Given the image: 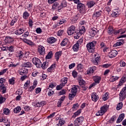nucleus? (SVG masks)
<instances>
[{
    "mask_svg": "<svg viewBox=\"0 0 126 126\" xmlns=\"http://www.w3.org/2000/svg\"><path fill=\"white\" fill-rule=\"evenodd\" d=\"M97 44L96 41L88 43L87 45V49L89 53H94L95 52V45Z\"/></svg>",
    "mask_w": 126,
    "mask_h": 126,
    "instance_id": "f257e3e1",
    "label": "nucleus"
},
{
    "mask_svg": "<svg viewBox=\"0 0 126 126\" xmlns=\"http://www.w3.org/2000/svg\"><path fill=\"white\" fill-rule=\"evenodd\" d=\"M93 79L94 82L91 85H90V86L89 87V89H91L92 87H93L94 86H95L96 84H99V83H100V82L102 79L101 77L99 76H94L93 77Z\"/></svg>",
    "mask_w": 126,
    "mask_h": 126,
    "instance_id": "f03ea898",
    "label": "nucleus"
},
{
    "mask_svg": "<svg viewBox=\"0 0 126 126\" xmlns=\"http://www.w3.org/2000/svg\"><path fill=\"white\" fill-rule=\"evenodd\" d=\"M108 109H109V106H108V105H104L102 107L100 108V110L96 113V116H103V115H104V114H105V113L107 112Z\"/></svg>",
    "mask_w": 126,
    "mask_h": 126,
    "instance_id": "7ed1b4c3",
    "label": "nucleus"
},
{
    "mask_svg": "<svg viewBox=\"0 0 126 126\" xmlns=\"http://www.w3.org/2000/svg\"><path fill=\"white\" fill-rule=\"evenodd\" d=\"M76 35L74 36L75 39H79V37L82 35V34H84V33H85V27L84 26L80 27L79 28V31L77 32Z\"/></svg>",
    "mask_w": 126,
    "mask_h": 126,
    "instance_id": "20e7f679",
    "label": "nucleus"
},
{
    "mask_svg": "<svg viewBox=\"0 0 126 126\" xmlns=\"http://www.w3.org/2000/svg\"><path fill=\"white\" fill-rule=\"evenodd\" d=\"M32 61L33 64H35L36 67H41V65H42V62H41V60H40L39 58L34 57L32 59Z\"/></svg>",
    "mask_w": 126,
    "mask_h": 126,
    "instance_id": "39448f33",
    "label": "nucleus"
},
{
    "mask_svg": "<svg viewBox=\"0 0 126 126\" xmlns=\"http://www.w3.org/2000/svg\"><path fill=\"white\" fill-rule=\"evenodd\" d=\"M84 121V118L82 116L78 117L75 119L74 122V126H79L81 125Z\"/></svg>",
    "mask_w": 126,
    "mask_h": 126,
    "instance_id": "423d86ee",
    "label": "nucleus"
},
{
    "mask_svg": "<svg viewBox=\"0 0 126 126\" xmlns=\"http://www.w3.org/2000/svg\"><path fill=\"white\" fill-rule=\"evenodd\" d=\"M75 28H76L75 26L73 25H72L70 27H69L68 28L67 31V33L68 35H73V34H74V33L77 34V32H75Z\"/></svg>",
    "mask_w": 126,
    "mask_h": 126,
    "instance_id": "0eeeda50",
    "label": "nucleus"
},
{
    "mask_svg": "<svg viewBox=\"0 0 126 126\" xmlns=\"http://www.w3.org/2000/svg\"><path fill=\"white\" fill-rule=\"evenodd\" d=\"M120 99H125L126 97V86L124 87L119 94Z\"/></svg>",
    "mask_w": 126,
    "mask_h": 126,
    "instance_id": "6e6552de",
    "label": "nucleus"
},
{
    "mask_svg": "<svg viewBox=\"0 0 126 126\" xmlns=\"http://www.w3.org/2000/svg\"><path fill=\"white\" fill-rule=\"evenodd\" d=\"M61 7L58 2H55L53 3L51 9L52 10H61Z\"/></svg>",
    "mask_w": 126,
    "mask_h": 126,
    "instance_id": "1a4fd4ad",
    "label": "nucleus"
},
{
    "mask_svg": "<svg viewBox=\"0 0 126 126\" xmlns=\"http://www.w3.org/2000/svg\"><path fill=\"white\" fill-rule=\"evenodd\" d=\"M77 7L80 12H83L85 10V5L82 3H78Z\"/></svg>",
    "mask_w": 126,
    "mask_h": 126,
    "instance_id": "9d476101",
    "label": "nucleus"
},
{
    "mask_svg": "<svg viewBox=\"0 0 126 126\" xmlns=\"http://www.w3.org/2000/svg\"><path fill=\"white\" fill-rule=\"evenodd\" d=\"M96 70L97 67L95 66L90 67L87 70V74H93Z\"/></svg>",
    "mask_w": 126,
    "mask_h": 126,
    "instance_id": "9b49d317",
    "label": "nucleus"
},
{
    "mask_svg": "<svg viewBox=\"0 0 126 126\" xmlns=\"http://www.w3.org/2000/svg\"><path fill=\"white\" fill-rule=\"evenodd\" d=\"M91 98L93 102H97L99 100V96L96 93H92L91 94Z\"/></svg>",
    "mask_w": 126,
    "mask_h": 126,
    "instance_id": "f8f14e48",
    "label": "nucleus"
},
{
    "mask_svg": "<svg viewBox=\"0 0 126 126\" xmlns=\"http://www.w3.org/2000/svg\"><path fill=\"white\" fill-rule=\"evenodd\" d=\"M117 55H118V51L116 50H112L110 52H109L108 56L109 58L112 59L113 58H115V57H116Z\"/></svg>",
    "mask_w": 126,
    "mask_h": 126,
    "instance_id": "ddd939ff",
    "label": "nucleus"
},
{
    "mask_svg": "<svg viewBox=\"0 0 126 126\" xmlns=\"http://www.w3.org/2000/svg\"><path fill=\"white\" fill-rule=\"evenodd\" d=\"M57 67V64L56 63H54L52 64L50 67L47 69L48 72H52V71H54L55 69H56V67Z\"/></svg>",
    "mask_w": 126,
    "mask_h": 126,
    "instance_id": "4468645a",
    "label": "nucleus"
},
{
    "mask_svg": "<svg viewBox=\"0 0 126 126\" xmlns=\"http://www.w3.org/2000/svg\"><path fill=\"white\" fill-rule=\"evenodd\" d=\"M62 55H63L62 51L57 52L55 53V59L56 60V62H59V60H60V58L62 57Z\"/></svg>",
    "mask_w": 126,
    "mask_h": 126,
    "instance_id": "2eb2a0df",
    "label": "nucleus"
},
{
    "mask_svg": "<svg viewBox=\"0 0 126 126\" xmlns=\"http://www.w3.org/2000/svg\"><path fill=\"white\" fill-rule=\"evenodd\" d=\"M22 41H23L24 43H26V44H28V45H30V46H34V42L27 38H22Z\"/></svg>",
    "mask_w": 126,
    "mask_h": 126,
    "instance_id": "dca6fc26",
    "label": "nucleus"
},
{
    "mask_svg": "<svg viewBox=\"0 0 126 126\" xmlns=\"http://www.w3.org/2000/svg\"><path fill=\"white\" fill-rule=\"evenodd\" d=\"M23 56H24V53L22 51H18L16 53V58H18L20 60L23 58Z\"/></svg>",
    "mask_w": 126,
    "mask_h": 126,
    "instance_id": "f3484780",
    "label": "nucleus"
},
{
    "mask_svg": "<svg viewBox=\"0 0 126 126\" xmlns=\"http://www.w3.org/2000/svg\"><path fill=\"white\" fill-rule=\"evenodd\" d=\"M101 15H102V11L99 10L94 13L93 17H95L96 19H97L98 17H100Z\"/></svg>",
    "mask_w": 126,
    "mask_h": 126,
    "instance_id": "a211bd4d",
    "label": "nucleus"
},
{
    "mask_svg": "<svg viewBox=\"0 0 126 126\" xmlns=\"http://www.w3.org/2000/svg\"><path fill=\"white\" fill-rule=\"evenodd\" d=\"M25 30L24 28L19 29L18 30L15 31V34L17 35H21V34H23Z\"/></svg>",
    "mask_w": 126,
    "mask_h": 126,
    "instance_id": "6ab92c4d",
    "label": "nucleus"
},
{
    "mask_svg": "<svg viewBox=\"0 0 126 126\" xmlns=\"http://www.w3.org/2000/svg\"><path fill=\"white\" fill-rule=\"evenodd\" d=\"M38 52L39 53L40 55H44V54H45V47L43 46H39L38 48Z\"/></svg>",
    "mask_w": 126,
    "mask_h": 126,
    "instance_id": "aec40b11",
    "label": "nucleus"
},
{
    "mask_svg": "<svg viewBox=\"0 0 126 126\" xmlns=\"http://www.w3.org/2000/svg\"><path fill=\"white\" fill-rule=\"evenodd\" d=\"M126 75H124L121 78L120 81L119 82V84H118V86H122L126 82Z\"/></svg>",
    "mask_w": 126,
    "mask_h": 126,
    "instance_id": "412c9836",
    "label": "nucleus"
},
{
    "mask_svg": "<svg viewBox=\"0 0 126 126\" xmlns=\"http://www.w3.org/2000/svg\"><path fill=\"white\" fill-rule=\"evenodd\" d=\"M124 119H125V114L122 113L119 115V116L117 120V123L120 124V123H121V122H122V121H123V120H124Z\"/></svg>",
    "mask_w": 126,
    "mask_h": 126,
    "instance_id": "4be33fe9",
    "label": "nucleus"
},
{
    "mask_svg": "<svg viewBox=\"0 0 126 126\" xmlns=\"http://www.w3.org/2000/svg\"><path fill=\"white\" fill-rule=\"evenodd\" d=\"M126 33V31L123 30V29H120L119 30H116L115 32V35H117V34H120L121 35L125 34Z\"/></svg>",
    "mask_w": 126,
    "mask_h": 126,
    "instance_id": "5701e85b",
    "label": "nucleus"
},
{
    "mask_svg": "<svg viewBox=\"0 0 126 126\" xmlns=\"http://www.w3.org/2000/svg\"><path fill=\"white\" fill-rule=\"evenodd\" d=\"M0 90L2 92V94H4L6 92V86L4 84H1L0 85Z\"/></svg>",
    "mask_w": 126,
    "mask_h": 126,
    "instance_id": "b1692460",
    "label": "nucleus"
},
{
    "mask_svg": "<svg viewBox=\"0 0 126 126\" xmlns=\"http://www.w3.org/2000/svg\"><path fill=\"white\" fill-rule=\"evenodd\" d=\"M116 31V30H114L113 28V27L109 26V27L108 29V33L109 34V35H112V34H114L115 35V32Z\"/></svg>",
    "mask_w": 126,
    "mask_h": 126,
    "instance_id": "393cba45",
    "label": "nucleus"
},
{
    "mask_svg": "<svg viewBox=\"0 0 126 126\" xmlns=\"http://www.w3.org/2000/svg\"><path fill=\"white\" fill-rule=\"evenodd\" d=\"M46 105L45 101H41L40 102H36L35 103L34 106L36 107H43V106H45Z\"/></svg>",
    "mask_w": 126,
    "mask_h": 126,
    "instance_id": "a878e982",
    "label": "nucleus"
},
{
    "mask_svg": "<svg viewBox=\"0 0 126 126\" xmlns=\"http://www.w3.org/2000/svg\"><path fill=\"white\" fill-rule=\"evenodd\" d=\"M22 66L24 67H28L29 68H30L31 67H32V63L30 62H26L24 63H22Z\"/></svg>",
    "mask_w": 126,
    "mask_h": 126,
    "instance_id": "bb28decb",
    "label": "nucleus"
},
{
    "mask_svg": "<svg viewBox=\"0 0 126 126\" xmlns=\"http://www.w3.org/2000/svg\"><path fill=\"white\" fill-rule=\"evenodd\" d=\"M124 44V40H119L117 42L113 45L114 48H116V47H119L120 46H122Z\"/></svg>",
    "mask_w": 126,
    "mask_h": 126,
    "instance_id": "cd10ccee",
    "label": "nucleus"
},
{
    "mask_svg": "<svg viewBox=\"0 0 126 126\" xmlns=\"http://www.w3.org/2000/svg\"><path fill=\"white\" fill-rule=\"evenodd\" d=\"M124 44V40H119L117 42L113 45L114 48H116V47H119L120 46H122Z\"/></svg>",
    "mask_w": 126,
    "mask_h": 126,
    "instance_id": "c85d7f7f",
    "label": "nucleus"
},
{
    "mask_svg": "<svg viewBox=\"0 0 126 126\" xmlns=\"http://www.w3.org/2000/svg\"><path fill=\"white\" fill-rule=\"evenodd\" d=\"M47 41L49 44H54V43L56 42L57 39H56L54 37H51L48 38Z\"/></svg>",
    "mask_w": 126,
    "mask_h": 126,
    "instance_id": "c756f323",
    "label": "nucleus"
},
{
    "mask_svg": "<svg viewBox=\"0 0 126 126\" xmlns=\"http://www.w3.org/2000/svg\"><path fill=\"white\" fill-rule=\"evenodd\" d=\"M95 3L94 1L91 0L87 3V5H88L89 8H91V7H93V6L95 5Z\"/></svg>",
    "mask_w": 126,
    "mask_h": 126,
    "instance_id": "7c9ffc66",
    "label": "nucleus"
},
{
    "mask_svg": "<svg viewBox=\"0 0 126 126\" xmlns=\"http://www.w3.org/2000/svg\"><path fill=\"white\" fill-rule=\"evenodd\" d=\"M79 88V86H73L72 90H71V93H74V94H76L77 93V89Z\"/></svg>",
    "mask_w": 126,
    "mask_h": 126,
    "instance_id": "2f4dec72",
    "label": "nucleus"
},
{
    "mask_svg": "<svg viewBox=\"0 0 126 126\" xmlns=\"http://www.w3.org/2000/svg\"><path fill=\"white\" fill-rule=\"evenodd\" d=\"M30 16V14H29V13L27 12V11H25L23 14V18L24 19L27 20L28 19V17Z\"/></svg>",
    "mask_w": 126,
    "mask_h": 126,
    "instance_id": "473e14b6",
    "label": "nucleus"
},
{
    "mask_svg": "<svg viewBox=\"0 0 126 126\" xmlns=\"http://www.w3.org/2000/svg\"><path fill=\"white\" fill-rule=\"evenodd\" d=\"M6 51L9 52V53H13L14 52V46H10L7 47Z\"/></svg>",
    "mask_w": 126,
    "mask_h": 126,
    "instance_id": "72a5a7b5",
    "label": "nucleus"
},
{
    "mask_svg": "<svg viewBox=\"0 0 126 126\" xmlns=\"http://www.w3.org/2000/svg\"><path fill=\"white\" fill-rule=\"evenodd\" d=\"M21 111V107L20 106H17V107H15L13 109V112L14 114H18V113H20Z\"/></svg>",
    "mask_w": 126,
    "mask_h": 126,
    "instance_id": "f704fd0d",
    "label": "nucleus"
},
{
    "mask_svg": "<svg viewBox=\"0 0 126 126\" xmlns=\"http://www.w3.org/2000/svg\"><path fill=\"white\" fill-rule=\"evenodd\" d=\"M67 43H68V39L64 38L61 42V45L62 47H64V46H66Z\"/></svg>",
    "mask_w": 126,
    "mask_h": 126,
    "instance_id": "c9c22d12",
    "label": "nucleus"
},
{
    "mask_svg": "<svg viewBox=\"0 0 126 126\" xmlns=\"http://www.w3.org/2000/svg\"><path fill=\"white\" fill-rule=\"evenodd\" d=\"M119 78V77L117 76H112L110 79V82H114L115 81H116V80H118Z\"/></svg>",
    "mask_w": 126,
    "mask_h": 126,
    "instance_id": "e433bc0d",
    "label": "nucleus"
},
{
    "mask_svg": "<svg viewBox=\"0 0 126 126\" xmlns=\"http://www.w3.org/2000/svg\"><path fill=\"white\" fill-rule=\"evenodd\" d=\"M74 52H77L79 50V45L77 43L75 44L72 47Z\"/></svg>",
    "mask_w": 126,
    "mask_h": 126,
    "instance_id": "4c0bfd02",
    "label": "nucleus"
},
{
    "mask_svg": "<svg viewBox=\"0 0 126 126\" xmlns=\"http://www.w3.org/2000/svg\"><path fill=\"white\" fill-rule=\"evenodd\" d=\"M53 58V52L50 51L48 53V54L46 56L45 59L46 60H50Z\"/></svg>",
    "mask_w": 126,
    "mask_h": 126,
    "instance_id": "58836bf2",
    "label": "nucleus"
},
{
    "mask_svg": "<svg viewBox=\"0 0 126 126\" xmlns=\"http://www.w3.org/2000/svg\"><path fill=\"white\" fill-rule=\"evenodd\" d=\"M62 85L65 86V84L67 83V78L64 77L61 80Z\"/></svg>",
    "mask_w": 126,
    "mask_h": 126,
    "instance_id": "ea45409f",
    "label": "nucleus"
},
{
    "mask_svg": "<svg viewBox=\"0 0 126 126\" xmlns=\"http://www.w3.org/2000/svg\"><path fill=\"white\" fill-rule=\"evenodd\" d=\"M89 33L90 36H91L92 37H94V36L96 35V31L93 30H91L89 31Z\"/></svg>",
    "mask_w": 126,
    "mask_h": 126,
    "instance_id": "a19ab883",
    "label": "nucleus"
},
{
    "mask_svg": "<svg viewBox=\"0 0 126 126\" xmlns=\"http://www.w3.org/2000/svg\"><path fill=\"white\" fill-rule=\"evenodd\" d=\"M102 99L103 101H106V100H108V99H109V93H106L102 96Z\"/></svg>",
    "mask_w": 126,
    "mask_h": 126,
    "instance_id": "79ce46f5",
    "label": "nucleus"
},
{
    "mask_svg": "<svg viewBox=\"0 0 126 126\" xmlns=\"http://www.w3.org/2000/svg\"><path fill=\"white\" fill-rule=\"evenodd\" d=\"M99 61H100V57H97L95 58V60H93V62H94V64H95L96 65H97V64L99 63Z\"/></svg>",
    "mask_w": 126,
    "mask_h": 126,
    "instance_id": "37998d69",
    "label": "nucleus"
},
{
    "mask_svg": "<svg viewBox=\"0 0 126 126\" xmlns=\"http://www.w3.org/2000/svg\"><path fill=\"white\" fill-rule=\"evenodd\" d=\"M5 42L6 43L10 44V43H12V42H13V38L11 37H6L5 39Z\"/></svg>",
    "mask_w": 126,
    "mask_h": 126,
    "instance_id": "c03bdc74",
    "label": "nucleus"
},
{
    "mask_svg": "<svg viewBox=\"0 0 126 126\" xmlns=\"http://www.w3.org/2000/svg\"><path fill=\"white\" fill-rule=\"evenodd\" d=\"M81 113V110H79L77 112H75L72 116V118H76L77 116H79L80 115V113Z\"/></svg>",
    "mask_w": 126,
    "mask_h": 126,
    "instance_id": "a18cd8bd",
    "label": "nucleus"
},
{
    "mask_svg": "<svg viewBox=\"0 0 126 126\" xmlns=\"http://www.w3.org/2000/svg\"><path fill=\"white\" fill-rule=\"evenodd\" d=\"M75 95H76V94L73 93H71V94H69L68 95L69 99L73 100L74 97H75Z\"/></svg>",
    "mask_w": 126,
    "mask_h": 126,
    "instance_id": "49530a36",
    "label": "nucleus"
},
{
    "mask_svg": "<svg viewBox=\"0 0 126 126\" xmlns=\"http://www.w3.org/2000/svg\"><path fill=\"white\" fill-rule=\"evenodd\" d=\"M79 82V85H80V86H83L84 85H85V84L86 83L85 82V81H84L83 79H80L78 80Z\"/></svg>",
    "mask_w": 126,
    "mask_h": 126,
    "instance_id": "de8ad7c7",
    "label": "nucleus"
},
{
    "mask_svg": "<svg viewBox=\"0 0 126 126\" xmlns=\"http://www.w3.org/2000/svg\"><path fill=\"white\" fill-rule=\"evenodd\" d=\"M41 67L43 68V69H45L48 67V63L46 62H43V63L42 64L41 63Z\"/></svg>",
    "mask_w": 126,
    "mask_h": 126,
    "instance_id": "09e8293b",
    "label": "nucleus"
},
{
    "mask_svg": "<svg viewBox=\"0 0 126 126\" xmlns=\"http://www.w3.org/2000/svg\"><path fill=\"white\" fill-rule=\"evenodd\" d=\"M60 5L61 7V9H62L63 7H65L66 6V2L65 0H63Z\"/></svg>",
    "mask_w": 126,
    "mask_h": 126,
    "instance_id": "8fccbe9b",
    "label": "nucleus"
},
{
    "mask_svg": "<svg viewBox=\"0 0 126 126\" xmlns=\"http://www.w3.org/2000/svg\"><path fill=\"white\" fill-rule=\"evenodd\" d=\"M123 108V102H120L118 103L117 107L116 108L118 111L121 110Z\"/></svg>",
    "mask_w": 126,
    "mask_h": 126,
    "instance_id": "3c124183",
    "label": "nucleus"
},
{
    "mask_svg": "<svg viewBox=\"0 0 126 126\" xmlns=\"http://www.w3.org/2000/svg\"><path fill=\"white\" fill-rule=\"evenodd\" d=\"M3 114L5 115H8L9 114V109L8 108H5L3 110Z\"/></svg>",
    "mask_w": 126,
    "mask_h": 126,
    "instance_id": "603ef678",
    "label": "nucleus"
},
{
    "mask_svg": "<svg viewBox=\"0 0 126 126\" xmlns=\"http://www.w3.org/2000/svg\"><path fill=\"white\" fill-rule=\"evenodd\" d=\"M65 22H66V20H65V19H63L60 21L58 24L59 25H62V24H63V23H65Z\"/></svg>",
    "mask_w": 126,
    "mask_h": 126,
    "instance_id": "864d4df0",
    "label": "nucleus"
},
{
    "mask_svg": "<svg viewBox=\"0 0 126 126\" xmlns=\"http://www.w3.org/2000/svg\"><path fill=\"white\" fill-rule=\"evenodd\" d=\"M79 107V104L78 103L74 104L72 108V110H77V109Z\"/></svg>",
    "mask_w": 126,
    "mask_h": 126,
    "instance_id": "5fc2aeb1",
    "label": "nucleus"
},
{
    "mask_svg": "<svg viewBox=\"0 0 126 126\" xmlns=\"http://www.w3.org/2000/svg\"><path fill=\"white\" fill-rule=\"evenodd\" d=\"M5 100H6V99L2 97V95H0V104H2V103L5 101Z\"/></svg>",
    "mask_w": 126,
    "mask_h": 126,
    "instance_id": "6e6d98bb",
    "label": "nucleus"
},
{
    "mask_svg": "<svg viewBox=\"0 0 126 126\" xmlns=\"http://www.w3.org/2000/svg\"><path fill=\"white\" fill-rule=\"evenodd\" d=\"M17 22V19L16 18H14V19L11 21V26H13L14 25V23H16Z\"/></svg>",
    "mask_w": 126,
    "mask_h": 126,
    "instance_id": "4d7b16f0",
    "label": "nucleus"
},
{
    "mask_svg": "<svg viewBox=\"0 0 126 126\" xmlns=\"http://www.w3.org/2000/svg\"><path fill=\"white\" fill-rule=\"evenodd\" d=\"M72 75L74 78H75V77H77V72H76V71L75 70H73L72 71Z\"/></svg>",
    "mask_w": 126,
    "mask_h": 126,
    "instance_id": "13d9d810",
    "label": "nucleus"
},
{
    "mask_svg": "<svg viewBox=\"0 0 126 126\" xmlns=\"http://www.w3.org/2000/svg\"><path fill=\"white\" fill-rule=\"evenodd\" d=\"M14 78H12L11 79H9V84H11L12 85H13L14 84Z\"/></svg>",
    "mask_w": 126,
    "mask_h": 126,
    "instance_id": "bf43d9fd",
    "label": "nucleus"
},
{
    "mask_svg": "<svg viewBox=\"0 0 126 126\" xmlns=\"http://www.w3.org/2000/svg\"><path fill=\"white\" fill-rule=\"evenodd\" d=\"M63 86H63L62 84H61L60 85H58L56 87V89H57V90H61V89H62V88H63Z\"/></svg>",
    "mask_w": 126,
    "mask_h": 126,
    "instance_id": "052dcab7",
    "label": "nucleus"
},
{
    "mask_svg": "<svg viewBox=\"0 0 126 126\" xmlns=\"http://www.w3.org/2000/svg\"><path fill=\"white\" fill-rule=\"evenodd\" d=\"M112 65L111 64H104L102 65V67H104V68H108V67H110Z\"/></svg>",
    "mask_w": 126,
    "mask_h": 126,
    "instance_id": "680f3d73",
    "label": "nucleus"
},
{
    "mask_svg": "<svg viewBox=\"0 0 126 126\" xmlns=\"http://www.w3.org/2000/svg\"><path fill=\"white\" fill-rule=\"evenodd\" d=\"M55 115H56V112H53V113L50 114V115L47 117V118L52 119L55 117Z\"/></svg>",
    "mask_w": 126,
    "mask_h": 126,
    "instance_id": "e2e57ef3",
    "label": "nucleus"
},
{
    "mask_svg": "<svg viewBox=\"0 0 126 126\" xmlns=\"http://www.w3.org/2000/svg\"><path fill=\"white\" fill-rule=\"evenodd\" d=\"M120 66H122V67L126 66V62H125V61H121L120 62Z\"/></svg>",
    "mask_w": 126,
    "mask_h": 126,
    "instance_id": "0e129e2a",
    "label": "nucleus"
},
{
    "mask_svg": "<svg viewBox=\"0 0 126 126\" xmlns=\"http://www.w3.org/2000/svg\"><path fill=\"white\" fill-rule=\"evenodd\" d=\"M78 20V17L76 15L72 18V21H74V22H75L77 21Z\"/></svg>",
    "mask_w": 126,
    "mask_h": 126,
    "instance_id": "69168bd1",
    "label": "nucleus"
},
{
    "mask_svg": "<svg viewBox=\"0 0 126 126\" xmlns=\"http://www.w3.org/2000/svg\"><path fill=\"white\" fill-rule=\"evenodd\" d=\"M23 37H25V38H27L28 36H29V32H26L23 35Z\"/></svg>",
    "mask_w": 126,
    "mask_h": 126,
    "instance_id": "338daca9",
    "label": "nucleus"
},
{
    "mask_svg": "<svg viewBox=\"0 0 126 126\" xmlns=\"http://www.w3.org/2000/svg\"><path fill=\"white\" fill-rule=\"evenodd\" d=\"M116 118L115 116H113L112 117V118L110 120V123H113L115 121V120H116Z\"/></svg>",
    "mask_w": 126,
    "mask_h": 126,
    "instance_id": "774afa93",
    "label": "nucleus"
}]
</instances>
